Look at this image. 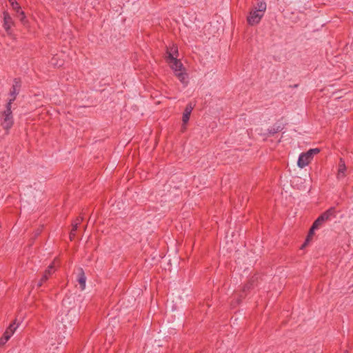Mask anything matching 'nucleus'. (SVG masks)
<instances>
[{"label": "nucleus", "mask_w": 353, "mask_h": 353, "mask_svg": "<svg viewBox=\"0 0 353 353\" xmlns=\"http://www.w3.org/2000/svg\"><path fill=\"white\" fill-rule=\"evenodd\" d=\"M6 343V341H4L3 339L1 337L0 339V345H3Z\"/></svg>", "instance_id": "obj_22"}, {"label": "nucleus", "mask_w": 353, "mask_h": 353, "mask_svg": "<svg viewBox=\"0 0 353 353\" xmlns=\"http://www.w3.org/2000/svg\"><path fill=\"white\" fill-rule=\"evenodd\" d=\"M72 230H73V231H75V232H76V231H77V228H78V225H77V223H75L74 222H73V223H72Z\"/></svg>", "instance_id": "obj_19"}, {"label": "nucleus", "mask_w": 353, "mask_h": 353, "mask_svg": "<svg viewBox=\"0 0 353 353\" xmlns=\"http://www.w3.org/2000/svg\"><path fill=\"white\" fill-rule=\"evenodd\" d=\"M174 53H178L177 47L173 46L170 50H168L166 52V60L170 64L175 74L182 72L183 67L181 62L174 57Z\"/></svg>", "instance_id": "obj_2"}, {"label": "nucleus", "mask_w": 353, "mask_h": 353, "mask_svg": "<svg viewBox=\"0 0 353 353\" xmlns=\"http://www.w3.org/2000/svg\"><path fill=\"white\" fill-rule=\"evenodd\" d=\"M54 272V263L50 265L41 277V281H46L49 276Z\"/></svg>", "instance_id": "obj_11"}, {"label": "nucleus", "mask_w": 353, "mask_h": 353, "mask_svg": "<svg viewBox=\"0 0 353 353\" xmlns=\"http://www.w3.org/2000/svg\"><path fill=\"white\" fill-rule=\"evenodd\" d=\"M83 221V217H81V216H79L77 217L75 220H74V223H77V225H79L81 221Z\"/></svg>", "instance_id": "obj_18"}, {"label": "nucleus", "mask_w": 353, "mask_h": 353, "mask_svg": "<svg viewBox=\"0 0 353 353\" xmlns=\"http://www.w3.org/2000/svg\"><path fill=\"white\" fill-rule=\"evenodd\" d=\"M176 76L177 77V78L179 79V80L184 83V84H186L187 83V81H186V74L185 73L182 72H178L176 74H175Z\"/></svg>", "instance_id": "obj_12"}, {"label": "nucleus", "mask_w": 353, "mask_h": 353, "mask_svg": "<svg viewBox=\"0 0 353 353\" xmlns=\"http://www.w3.org/2000/svg\"><path fill=\"white\" fill-rule=\"evenodd\" d=\"M15 323H13L12 324H10L9 325V327L7 328V330H6V332H8V334H10L11 336L14 334V331L16 330L17 329V326H15Z\"/></svg>", "instance_id": "obj_16"}, {"label": "nucleus", "mask_w": 353, "mask_h": 353, "mask_svg": "<svg viewBox=\"0 0 353 353\" xmlns=\"http://www.w3.org/2000/svg\"><path fill=\"white\" fill-rule=\"evenodd\" d=\"M336 216V208L332 207L321 214L313 223V228H320L323 224Z\"/></svg>", "instance_id": "obj_3"}, {"label": "nucleus", "mask_w": 353, "mask_h": 353, "mask_svg": "<svg viewBox=\"0 0 353 353\" xmlns=\"http://www.w3.org/2000/svg\"><path fill=\"white\" fill-rule=\"evenodd\" d=\"M75 236V231L71 230L70 233V238L72 240Z\"/></svg>", "instance_id": "obj_20"}, {"label": "nucleus", "mask_w": 353, "mask_h": 353, "mask_svg": "<svg viewBox=\"0 0 353 353\" xmlns=\"http://www.w3.org/2000/svg\"><path fill=\"white\" fill-rule=\"evenodd\" d=\"M78 271L79 272L77 281L80 285L81 290H83L85 288L86 276L85 275L83 270L81 268H79Z\"/></svg>", "instance_id": "obj_7"}, {"label": "nucleus", "mask_w": 353, "mask_h": 353, "mask_svg": "<svg viewBox=\"0 0 353 353\" xmlns=\"http://www.w3.org/2000/svg\"><path fill=\"white\" fill-rule=\"evenodd\" d=\"M54 60H55V57H53V58L52 59V61H51L52 64H53V65H58L57 63H55V62L54 61Z\"/></svg>", "instance_id": "obj_23"}, {"label": "nucleus", "mask_w": 353, "mask_h": 353, "mask_svg": "<svg viewBox=\"0 0 353 353\" xmlns=\"http://www.w3.org/2000/svg\"><path fill=\"white\" fill-rule=\"evenodd\" d=\"M16 13H17V17L19 19V20L21 21V23H26V17L24 12L21 10V8L20 9L19 12H16Z\"/></svg>", "instance_id": "obj_13"}, {"label": "nucleus", "mask_w": 353, "mask_h": 353, "mask_svg": "<svg viewBox=\"0 0 353 353\" xmlns=\"http://www.w3.org/2000/svg\"><path fill=\"white\" fill-rule=\"evenodd\" d=\"M320 152L319 148L310 149L307 152L301 153L298 159V166L303 168L307 165L314 156Z\"/></svg>", "instance_id": "obj_4"}, {"label": "nucleus", "mask_w": 353, "mask_h": 353, "mask_svg": "<svg viewBox=\"0 0 353 353\" xmlns=\"http://www.w3.org/2000/svg\"><path fill=\"white\" fill-rule=\"evenodd\" d=\"M346 176V165L344 160L341 158L339 159V168L337 172V178L342 179Z\"/></svg>", "instance_id": "obj_8"}, {"label": "nucleus", "mask_w": 353, "mask_h": 353, "mask_svg": "<svg viewBox=\"0 0 353 353\" xmlns=\"http://www.w3.org/2000/svg\"><path fill=\"white\" fill-rule=\"evenodd\" d=\"M21 88V80L19 79H14L13 85L10 92V99L7 105L11 107L12 103L16 99L17 95L19 94Z\"/></svg>", "instance_id": "obj_6"}, {"label": "nucleus", "mask_w": 353, "mask_h": 353, "mask_svg": "<svg viewBox=\"0 0 353 353\" xmlns=\"http://www.w3.org/2000/svg\"><path fill=\"white\" fill-rule=\"evenodd\" d=\"M193 110V106L190 103L185 107V111L183 114L182 121L185 124L190 119L191 112Z\"/></svg>", "instance_id": "obj_10"}, {"label": "nucleus", "mask_w": 353, "mask_h": 353, "mask_svg": "<svg viewBox=\"0 0 353 353\" xmlns=\"http://www.w3.org/2000/svg\"><path fill=\"white\" fill-rule=\"evenodd\" d=\"M13 125V118L12 115L11 107L7 105L6 110L3 112V119L1 123L3 128L8 130Z\"/></svg>", "instance_id": "obj_5"}, {"label": "nucleus", "mask_w": 353, "mask_h": 353, "mask_svg": "<svg viewBox=\"0 0 353 353\" xmlns=\"http://www.w3.org/2000/svg\"><path fill=\"white\" fill-rule=\"evenodd\" d=\"M266 3L260 1L257 3V6L253 8L247 17V21L250 26H255L258 24L266 10Z\"/></svg>", "instance_id": "obj_1"}, {"label": "nucleus", "mask_w": 353, "mask_h": 353, "mask_svg": "<svg viewBox=\"0 0 353 353\" xmlns=\"http://www.w3.org/2000/svg\"><path fill=\"white\" fill-rule=\"evenodd\" d=\"M43 282H44V281H41V280H40V281H39V283H38V286H39V287L41 286Z\"/></svg>", "instance_id": "obj_24"}, {"label": "nucleus", "mask_w": 353, "mask_h": 353, "mask_svg": "<svg viewBox=\"0 0 353 353\" xmlns=\"http://www.w3.org/2000/svg\"><path fill=\"white\" fill-rule=\"evenodd\" d=\"M251 285H252V283H248V285H245L243 290L245 291L246 290H249L251 288Z\"/></svg>", "instance_id": "obj_21"}, {"label": "nucleus", "mask_w": 353, "mask_h": 353, "mask_svg": "<svg viewBox=\"0 0 353 353\" xmlns=\"http://www.w3.org/2000/svg\"><path fill=\"white\" fill-rule=\"evenodd\" d=\"M318 229L319 228H313V225H312L311 228L310 229L309 233L307 234V236L306 239V242L304 243V245L303 246H304L307 243V242H308L310 241V239L312 237L314 230H318Z\"/></svg>", "instance_id": "obj_15"}, {"label": "nucleus", "mask_w": 353, "mask_h": 353, "mask_svg": "<svg viewBox=\"0 0 353 353\" xmlns=\"http://www.w3.org/2000/svg\"><path fill=\"white\" fill-rule=\"evenodd\" d=\"M8 1L10 2L12 9L15 12H19L20 11L21 7H20L19 3L15 0H8Z\"/></svg>", "instance_id": "obj_14"}, {"label": "nucleus", "mask_w": 353, "mask_h": 353, "mask_svg": "<svg viewBox=\"0 0 353 353\" xmlns=\"http://www.w3.org/2000/svg\"><path fill=\"white\" fill-rule=\"evenodd\" d=\"M10 337H11V335L10 334H8V332L6 331L4 332V334L2 336L4 341H6V342L10 339Z\"/></svg>", "instance_id": "obj_17"}, {"label": "nucleus", "mask_w": 353, "mask_h": 353, "mask_svg": "<svg viewBox=\"0 0 353 353\" xmlns=\"http://www.w3.org/2000/svg\"><path fill=\"white\" fill-rule=\"evenodd\" d=\"M3 16V28L10 34V30L13 24L12 19L8 12H4Z\"/></svg>", "instance_id": "obj_9"}]
</instances>
